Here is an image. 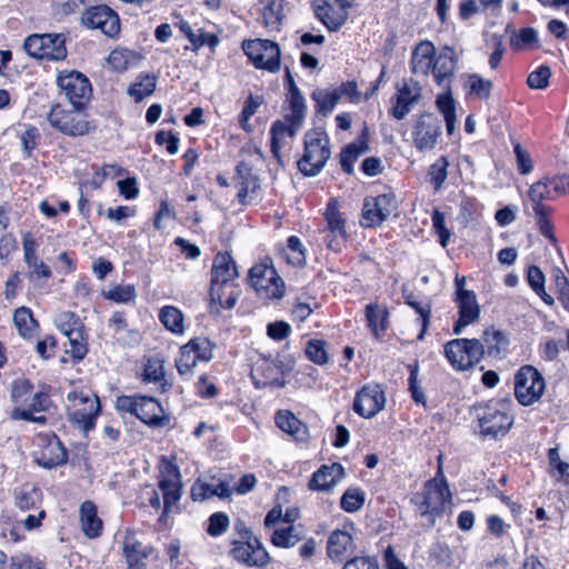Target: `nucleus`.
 Instances as JSON below:
<instances>
[{"label": "nucleus", "mask_w": 569, "mask_h": 569, "mask_svg": "<svg viewBox=\"0 0 569 569\" xmlns=\"http://www.w3.org/2000/svg\"><path fill=\"white\" fill-rule=\"evenodd\" d=\"M301 537L295 526L276 529L271 536V541L276 547L290 548L300 541Z\"/></svg>", "instance_id": "6e6d98bb"}, {"label": "nucleus", "mask_w": 569, "mask_h": 569, "mask_svg": "<svg viewBox=\"0 0 569 569\" xmlns=\"http://www.w3.org/2000/svg\"><path fill=\"white\" fill-rule=\"evenodd\" d=\"M326 218L329 226V232L327 237L328 249L332 251H340L346 242L345 234V221L338 211V200L336 198L330 199L326 209Z\"/></svg>", "instance_id": "b1692460"}, {"label": "nucleus", "mask_w": 569, "mask_h": 569, "mask_svg": "<svg viewBox=\"0 0 569 569\" xmlns=\"http://www.w3.org/2000/svg\"><path fill=\"white\" fill-rule=\"evenodd\" d=\"M386 405L385 392L379 385L365 386L356 395L353 409L363 418H372L380 412Z\"/></svg>", "instance_id": "6ab92c4d"}, {"label": "nucleus", "mask_w": 569, "mask_h": 569, "mask_svg": "<svg viewBox=\"0 0 569 569\" xmlns=\"http://www.w3.org/2000/svg\"><path fill=\"white\" fill-rule=\"evenodd\" d=\"M79 519L82 532L90 539L97 538L102 531V520L98 516L97 506L91 501H84L80 506Z\"/></svg>", "instance_id": "2f4dec72"}, {"label": "nucleus", "mask_w": 569, "mask_h": 569, "mask_svg": "<svg viewBox=\"0 0 569 569\" xmlns=\"http://www.w3.org/2000/svg\"><path fill=\"white\" fill-rule=\"evenodd\" d=\"M81 108L54 106L48 114V121L53 128L69 137L89 134L94 129V124L80 110Z\"/></svg>", "instance_id": "7ed1b4c3"}, {"label": "nucleus", "mask_w": 569, "mask_h": 569, "mask_svg": "<svg viewBox=\"0 0 569 569\" xmlns=\"http://www.w3.org/2000/svg\"><path fill=\"white\" fill-rule=\"evenodd\" d=\"M67 339L69 341V348L66 352L70 353L76 361L82 360L88 351L83 328L69 332Z\"/></svg>", "instance_id": "8fccbe9b"}, {"label": "nucleus", "mask_w": 569, "mask_h": 569, "mask_svg": "<svg viewBox=\"0 0 569 569\" xmlns=\"http://www.w3.org/2000/svg\"><path fill=\"white\" fill-rule=\"evenodd\" d=\"M290 491L288 488L279 489L276 497V506L268 512L264 519V526L268 528L274 527L280 521H283V507L289 502Z\"/></svg>", "instance_id": "de8ad7c7"}, {"label": "nucleus", "mask_w": 569, "mask_h": 569, "mask_svg": "<svg viewBox=\"0 0 569 569\" xmlns=\"http://www.w3.org/2000/svg\"><path fill=\"white\" fill-rule=\"evenodd\" d=\"M441 136V122L431 113L421 114L412 128V143L423 152L436 148Z\"/></svg>", "instance_id": "dca6fc26"}, {"label": "nucleus", "mask_w": 569, "mask_h": 569, "mask_svg": "<svg viewBox=\"0 0 569 569\" xmlns=\"http://www.w3.org/2000/svg\"><path fill=\"white\" fill-rule=\"evenodd\" d=\"M455 300L458 303L459 318L452 330L455 335H460L467 326L478 321L480 307L475 292H465L461 297H456Z\"/></svg>", "instance_id": "393cba45"}, {"label": "nucleus", "mask_w": 569, "mask_h": 569, "mask_svg": "<svg viewBox=\"0 0 569 569\" xmlns=\"http://www.w3.org/2000/svg\"><path fill=\"white\" fill-rule=\"evenodd\" d=\"M50 406V399L48 395L43 392H34L29 400L24 410L28 411L29 417L20 418V420L32 421L37 423H44L46 418L43 416H36V413L46 411Z\"/></svg>", "instance_id": "a19ab883"}, {"label": "nucleus", "mask_w": 569, "mask_h": 569, "mask_svg": "<svg viewBox=\"0 0 569 569\" xmlns=\"http://www.w3.org/2000/svg\"><path fill=\"white\" fill-rule=\"evenodd\" d=\"M57 84L73 107H83L91 94L88 78L76 70H63L58 73Z\"/></svg>", "instance_id": "ddd939ff"}, {"label": "nucleus", "mask_w": 569, "mask_h": 569, "mask_svg": "<svg viewBox=\"0 0 569 569\" xmlns=\"http://www.w3.org/2000/svg\"><path fill=\"white\" fill-rule=\"evenodd\" d=\"M26 52L37 59L63 60L67 57L66 38L61 33H34L23 42Z\"/></svg>", "instance_id": "39448f33"}, {"label": "nucleus", "mask_w": 569, "mask_h": 569, "mask_svg": "<svg viewBox=\"0 0 569 569\" xmlns=\"http://www.w3.org/2000/svg\"><path fill=\"white\" fill-rule=\"evenodd\" d=\"M300 127L301 122L290 119L287 116L283 120H277L273 122L270 129L271 151L276 157H279L280 150L286 142V139L292 138Z\"/></svg>", "instance_id": "c756f323"}, {"label": "nucleus", "mask_w": 569, "mask_h": 569, "mask_svg": "<svg viewBox=\"0 0 569 569\" xmlns=\"http://www.w3.org/2000/svg\"><path fill=\"white\" fill-rule=\"evenodd\" d=\"M242 49L256 68L277 71L280 68V48L276 42L263 39L247 40Z\"/></svg>", "instance_id": "f8f14e48"}, {"label": "nucleus", "mask_w": 569, "mask_h": 569, "mask_svg": "<svg viewBox=\"0 0 569 569\" xmlns=\"http://www.w3.org/2000/svg\"><path fill=\"white\" fill-rule=\"evenodd\" d=\"M550 74L549 67L541 66L528 76L527 83L532 89H545L549 83Z\"/></svg>", "instance_id": "69168bd1"}, {"label": "nucleus", "mask_w": 569, "mask_h": 569, "mask_svg": "<svg viewBox=\"0 0 569 569\" xmlns=\"http://www.w3.org/2000/svg\"><path fill=\"white\" fill-rule=\"evenodd\" d=\"M469 93L479 99H488L491 92L492 82L483 77L473 73L468 77Z\"/></svg>", "instance_id": "052dcab7"}, {"label": "nucleus", "mask_w": 569, "mask_h": 569, "mask_svg": "<svg viewBox=\"0 0 569 569\" xmlns=\"http://www.w3.org/2000/svg\"><path fill=\"white\" fill-rule=\"evenodd\" d=\"M403 298L406 300V303L419 315L422 328L418 336V339L421 340L429 326V319L431 313L430 303L427 300H418L412 292H407L406 290H403Z\"/></svg>", "instance_id": "37998d69"}, {"label": "nucleus", "mask_w": 569, "mask_h": 569, "mask_svg": "<svg viewBox=\"0 0 569 569\" xmlns=\"http://www.w3.org/2000/svg\"><path fill=\"white\" fill-rule=\"evenodd\" d=\"M54 322L60 332L66 337L69 335V332L83 328L80 318L70 311L59 313L56 317Z\"/></svg>", "instance_id": "bf43d9fd"}, {"label": "nucleus", "mask_w": 569, "mask_h": 569, "mask_svg": "<svg viewBox=\"0 0 569 569\" xmlns=\"http://www.w3.org/2000/svg\"><path fill=\"white\" fill-rule=\"evenodd\" d=\"M158 486L163 496L164 513H167L181 497V481L179 470L173 466H167L166 472L162 473Z\"/></svg>", "instance_id": "a878e982"}, {"label": "nucleus", "mask_w": 569, "mask_h": 569, "mask_svg": "<svg viewBox=\"0 0 569 569\" xmlns=\"http://www.w3.org/2000/svg\"><path fill=\"white\" fill-rule=\"evenodd\" d=\"M284 0H269L262 11L263 26L270 31H279L284 18Z\"/></svg>", "instance_id": "58836bf2"}, {"label": "nucleus", "mask_w": 569, "mask_h": 569, "mask_svg": "<svg viewBox=\"0 0 569 569\" xmlns=\"http://www.w3.org/2000/svg\"><path fill=\"white\" fill-rule=\"evenodd\" d=\"M237 173L239 188L238 198L241 202L247 201V199L252 200L257 197L260 188L258 179L251 173V169L244 162L238 164Z\"/></svg>", "instance_id": "72a5a7b5"}, {"label": "nucleus", "mask_w": 569, "mask_h": 569, "mask_svg": "<svg viewBox=\"0 0 569 569\" xmlns=\"http://www.w3.org/2000/svg\"><path fill=\"white\" fill-rule=\"evenodd\" d=\"M282 258L293 267H301L306 262L305 248L301 240L291 236L287 240V246L281 251Z\"/></svg>", "instance_id": "c03bdc74"}, {"label": "nucleus", "mask_w": 569, "mask_h": 569, "mask_svg": "<svg viewBox=\"0 0 569 569\" xmlns=\"http://www.w3.org/2000/svg\"><path fill=\"white\" fill-rule=\"evenodd\" d=\"M34 461L44 468H53L67 461V452L56 437L48 439L46 445L34 453Z\"/></svg>", "instance_id": "c85d7f7f"}, {"label": "nucleus", "mask_w": 569, "mask_h": 569, "mask_svg": "<svg viewBox=\"0 0 569 569\" xmlns=\"http://www.w3.org/2000/svg\"><path fill=\"white\" fill-rule=\"evenodd\" d=\"M432 226L439 237L440 244L446 248L450 240V231L445 226V216L440 211L436 210L432 214Z\"/></svg>", "instance_id": "338daca9"}, {"label": "nucleus", "mask_w": 569, "mask_h": 569, "mask_svg": "<svg viewBox=\"0 0 569 569\" xmlns=\"http://www.w3.org/2000/svg\"><path fill=\"white\" fill-rule=\"evenodd\" d=\"M229 495V486L226 482L214 478H211L209 481L204 479H198L191 488V496L196 501H203L213 496L228 497Z\"/></svg>", "instance_id": "7c9ffc66"}, {"label": "nucleus", "mask_w": 569, "mask_h": 569, "mask_svg": "<svg viewBox=\"0 0 569 569\" xmlns=\"http://www.w3.org/2000/svg\"><path fill=\"white\" fill-rule=\"evenodd\" d=\"M457 59L450 47H445L437 54L435 46L429 41L420 42L412 52L411 71L415 74H432L435 82L443 92L437 96L436 106L446 121L447 131L451 134L456 126V101L451 93Z\"/></svg>", "instance_id": "f257e3e1"}, {"label": "nucleus", "mask_w": 569, "mask_h": 569, "mask_svg": "<svg viewBox=\"0 0 569 569\" xmlns=\"http://www.w3.org/2000/svg\"><path fill=\"white\" fill-rule=\"evenodd\" d=\"M13 323L22 337L33 333L37 322L29 308L20 307L13 313Z\"/></svg>", "instance_id": "3c124183"}, {"label": "nucleus", "mask_w": 569, "mask_h": 569, "mask_svg": "<svg viewBox=\"0 0 569 569\" xmlns=\"http://www.w3.org/2000/svg\"><path fill=\"white\" fill-rule=\"evenodd\" d=\"M230 519L224 512H216L210 516L207 532L211 537H219L227 531Z\"/></svg>", "instance_id": "0e129e2a"}, {"label": "nucleus", "mask_w": 569, "mask_h": 569, "mask_svg": "<svg viewBox=\"0 0 569 569\" xmlns=\"http://www.w3.org/2000/svg\"><path fill=\"white\" fill-rule=\"evenodd\" d=\"M420 98L421 87L415 81H403L397 86V91L391 98L390 113L397 120L403 119L419 102Z\"/></svg>", "instance_id": "aec40b11"}, {"label": "nucleus", "mask_w": 569, "mask_h": 569, "mask_svg": "<svg viewBox=\"0 0 569 569\" xmlns=\"http://www.w3.org/2000/svg\"><path fill=\"white\" fill-rule=\"evenodd\" d=\"M122 553L128 569H143L146 560L153 553V548L143 545L131 530H127L122 541Z\"/></svg>", "instance_id": "412c9836"}, {"label": "nucleus", "mask_w": 569, "mask_h": 569, "mask_svg": "<svg viewBox=\"0 0 569 569\" xmlns=\"http://www.w3.org/2000/svg\"><path fill=\"white\" fill-rule=\"evenodd\" d=\"M29 271L28 278L30 282L34 283L36 287H41V280L46 281L51 278L52 272L48 264H46L40 258L32 259L26 262Z\"/></svg>", "instance_id": "864d4df0"}, {"label": "nucleus", "mask_w": 569, "mask_h": 569, "mask_svg": "<svg viewBox=\"0 0 569 569\" xmlns=\"http://www.w3.org/2000/svg\"><path fill=\"white\" fill-rule=\"evenodd\" d=\"M355 549L353 538L347 530H335L328 538L327 555L335 562H342Z\"/></svg>", "instance_id": "bb28decb"}, {"label": "nucleus", "mask_w": 569, "mask_h": 569, "mask_svg": "<svg viewBox=\"0 0 569 569\" xmlns=\"http://www.w3.org/2000/svg\"><path fill=\"white\" fill-rule=\"evenodd\" d=\"M345 478V468L340 463L322 466V491L331 490Z\"/></svg>", "instance_id": "4d7b16f0"}, {"label": "nucleus", "mask_w": 569, "mask_h": 569, "mask_svg": "<svg viewBox=\"0 0 569 569\" xmlns=\"http://www.w3.org/2000/svg\"><path fill=\"white\" fill-rule=\"evenodd\" d=\"M157 78L151 74H143L128 88V94L134 99L136 102L142 101L149 97L156 89Z\"/></svg>", "instance_id": "a18cd8bd"}, {"label": "nucleus", "mask_w": 569, "mask_h": 569, "mask_svg": "<svg viewBox=\"0 0 569 569\" xmlns=\"http://www.w3.org/2000/svg\"><path fill=\"white\" fill-rule=\"evenodd\" d=\"M350 8L349 6L336 3L335 1L332 3H326L322 6V24L330 31L339 30L347 21L349 14L348 10Z\"/></svg>", "instance_id": "c9c22d12"}, {"label": "nucleus", "mask_w": 569, "mask_h": 569, "mask_svg": "<svg viewBox=\"0 0 569 569\" xmlns=\"http://www.w3.org/2000/svg\"><path fill=\"white\" fill-rule=\"evenodd\" d=\"M286 81L289 91L288 101L290 107V112L286 116L302 123L306 112V102L300 91L298 90L289 69L286 71Z\"/></svg>", "instance_id": "4c0bfd02"}, {"label": "nucleus", "mask_w": 569, "mask_h": 569, "mask_svg": "<svg viewBox=\"0 0 569 569\" xmlns=\"http://www.w3.org/2000/svg\"><path fill=\"white\" fill-rule=\"evenodd\" d=\"M483 351L492 358H501L508 349L509 341L501 331L487 329L483 332Z\"/></svg>", "instance_id": "ea45409f"}, {"label": "nucleus", "mask_w": 569, "mask_h": 569, "mask_svg": "<svg viewBox=\"0 0 569 569\" xmlns=\"http://www.w3.org/2000/svg\"><path fill=\"white\" fill-rule=\"evenodd\" d=\"M11 402L13 408L10 412V417L13 420H20V418L29 417L28 411L24 410L27 400L34 393L32 385L22 378L16 379L11 383Z\"/></svg>", "instance_id": "cd10ccee"}, {"label": "nucleus", "mask_w": 569, "mask_h": 569, "mask_svg": "<svg viewBox=\"0 0 569 569\" xmlns=\"http://www.w3.org/2000/svg\"><path fill=\"white\" fill-rule=\"evenodd\" d=\"M276 423L297 441L303 442L308 439V428L289 411H279Z\"/></svg>", "instance_id": "f704fd0d"}, {"label": "nucleus", "mask_w": 569, "mask_h": 569, "mask_svg": "<svg viewBox=\"0 0 569 569\" xmlns=\"http://www.w3.org/2000/svg\"><path fill=\"white\" fill-rule=\"evenodd\" d=\"M164 379L163 360L160 358H149L144 363L143 381L161 382Z\"/></svg>", "instance_id": "680f3d73"}, {"label": "nucleus", "mask_w": 569, "mask_h": 569, "mask_svg": "<svg viewBox=\"0 0 569 569\" xmlns=\"http://www.w3.org/2000/svg\"><path fill=\"white\" fill-rule=\"evenodd\" d=\"M211 358V342L206 338H196L180 348L176 367L181 377L189 378L198 362H208Z\"/></svg>", "instance_id": "9b49d317"}, {"label": "nucleus", "mask_w": 569, "mask_h": 569, "mask_svg": "<svg viewBox=\"0 0 569 569\" xmlns=\"http://www.w3.org/2000/svg\"><path fill=\"white\" fill-rule=\"evenodd\" d=\"M550 475L556 481L569 486V463L560 459L557 448H551L548 452Z\"/></svg>", "instance_id": "49530a36"}, {"label": "nucleus", "mask_w": 569, "mask_h": 569, "mask_svg": "<svg viewBox=\"0 0 569 569\" xmlns=\"http://www.w3.org/2000/svg\"><path fill=\"white\" fill-rule=\"evenodd\" d=\"M513 423V417L508 412L507 406L488 407L480 418L481 432L485 436L498 437L505 436Z\"/></svg>", "instance_id": "a211bd4d"}, {"label": "nucleus", "mask_w": 569, "mask_h": 569, "mask_svg": "<svg viewBox=\"0 0 569 569\" xmlns=\"http://www.w3.org/2000/svg\"><path fill=\"white\" fill-rule=\"evenodd\" d=\"M546 389L545 379L532 366H523L515 377V396L522 406L537 402Z\"/></svg>", "instance_id": "0eeeda50"}, {"label": "nucleus", "mask_w": 569, "mask_h": 569, "mask_svg": "<svg viewBox=\"0 0 569 569\" xmlns=\"http://www.w3.org/2000/svg\"><path fill=\"white\" fill-rule=\"evenodd\" d=\"M368 326L372 329L376 337L386 330L387 311L378 305H369L366 310Z\"/></svg>", "instance_id": "5fc2aeb1"}, {"label": "nucleus", "mask_w": 569, "mask_h": 569, "mask_svg": "<svg viewBox=\"0 0 569 569\" xmlns=\"http://www.w3.org/2000/svg\"><path fill=\"white\" fill-rule=\"evenodd\" d=\"M342 569H380L378 561L371 557H356L347 561Z\"/></svg>", "instance_id": "774afa93"}, {"label": "nucleus", "mask_w": 569, "mask_h": 569, "mask_svg": "<svg viewBox=\"0 0 569 569\" xmlns=\"http://www.w3.org/2000/svg\"><path fill=\"white\" fill-rule=\"evenodd\" d=\"M82 26L89 29H99L103 34L114 38L120 32L119 17L116 11L106 4L93 6L81 14Z\"/></svg>", "instance_id": "4468645a"}, {"label": "nucleus", "mask_w": 569, "mask_h": 569, "mask_svg": "<svg viewBox=\"0 0 569 569\" xmlns=\"http://www.w3.org/2000/svg\"><path fill=\"white\" fill-rule=\"evenodd\" d=\"M450 500V492L443 481L429 480L421 493H417L412 501L421 516H429L433 523V517L443 511L445 505Z\"/></svg>", "instance_id": "423d86ee"}, {"label": "nucleus", "mask_w": 569, "mask_h": 569, "mask_svg": "<svg viewBox=\"0 0 569 569\" xmlns=\"http://www.w3.org/2000/svg\"><path fill=\"white\" fill-rule=\"evenodd\" d=\"M298 167L305 176H317L320 171V131L312 129L305 137V152L298 161Z\"/></svg>", "instance_id": "5701e85b"}, {"label": "nucleus", "mask_w": 569, "mask_h": 569, "mask_svg": "<svg viewBox=\"0 0 569 569\" xmlns=\"http://www.w3.org/2000/svg\"><path fill=\"white\" fill-rule=\"evenodd\" d=\"M159 320L164 328L173 333L181 335L184 332L183 313L173 306H166L160 309Z\"/></svg>", "instance_id": "79ce46f5"}, {"label": "nucleus", "mask_w": 569, "mask_h": 569, "mask_svg": "<svg viewBox=\"0 0 569 569\" xmlns=\"http://www.w3.org/2000/svg\"><path fill=\"white\" fill-rule=\"evenodd\" d=\"M230 555L236 561L249 567H264L270 560L260 540L248 530H244L242 540L232 542Z\"/></svg>", "instance_id": "9d476101"}, {"label": "nucleus", "mask_w": 569, "mask_h": 569, "mask_svg": "<svg viewBox=\"0 0 569 569\" xmlns=\"http://www.w3.org/2000/svg\"><path fill=\"white\" fill-rule=\"evenodd\" d=\"M450 363L458 370H467L483 357V345L478 339H453L445 347Z\"/></svg>", "instance_id": "1a4fd4ad"}, {"label": "nucleus", "mask_w": 569, "mask_h": 569, "mask_svg": "<svg viewBox=\"0 0 569 569\" xmlns=\"http://www.w3.org/2000/svg\"><path fill=\"white\" fill-rule=\"evenodd\" d=\"M136 288L132 284L114 286L113 288L103 291L102 296L117 303H128L136 298Z\"/></svg>", "instance_id": "13d9d810"}, {"label": "nucleus", "mask_w": 569, "mask_h": 569, "mask_svg": "<svg viewBox=\"0 0 569 569\" xmlns=\"http://www.w3.org/2000/svg\"><path fill=\"white\" fill-rule=\"evenodd\" d=\"M116 408L137 416L147 425H158L163 418L161 405L152 397L121 396L116 400Z\"/></svg>", "instance_id": "6e6552de"}, {"label": "nucleus", "mask_w": 569, "mask_h": 569, "mask_svg": "<svg viewBox=\"0 0 569 569\" xmlns=\"http://www.w3.org/2000/svg\"><path fill=\"white\" fill-rule=\"evenodd\" d=\"M392 198L388 194L370 197L365 200L361 224L373 228L381 224L391 213Z\"/></svg>", "instance_id": "4be33fe9"}, {"label": "nucleus", "mask_w": 569, "mask_h": 569, "mask_svg": "<svg viewBox=\"0 0 569 569\" xmlns=\"http://www.w3.org/2000/svg\"><path fill=\"white\" fill-rule=\"evenodd\" d=\"M137 54L124 48H117L112 50L108 57L109 66L116 71H123L129 66L134 64Z\"/></svg>", "instance_id": "603ef678"}, {"label": "nucleus", "mask_w": 569, "mask_h": 569, "mask_svg": "<svg viewBox=\"0 0 569 569\" xmlns=\"http://www.w3.org/2000/svg\"><path fill=\"white\" fill-rule=\"evenodd\" d=\"M41 501V490L32 485H23L14 491V505L21 511L39 509Z\"/></svg>", "instance_id": "e433bc0d"}, {"label": "nucleus", "mask_w": 569, "mask_h": 569, "mask_svg": "<svg viewBox=\"0 0 569 569\" xmlns=\"http://www.w3.org/2000/svg\"><path fill=\"white\" fill-rule=\"evenodd\" d=\"M69 419L83 430L93 428L100 405L97 396L89 389L71 391L66 397Z\"/></svg>", "instance_id": "f03ea898"}, {"label": "nucleus", "mask_w": 569, "mask_h": 569, "mask_svg": "<svg viewBox=\"0 0 569 569\" xmlns=\"http://www.w3.org/2000/svg\"><path fill=\"white\" fill-rule=\"evenodd\" d=\"M560 191L557 181L550 177H543L532 183L527 192V199L530 203L535 216L549 214L551 208L546 206L543 201L555 198V193Z\"/></svg>", "instance_id": "f3484780"}, {"label": "nucleus", "mask_w": 569, "mask_h": 569, "mask_svg": "<svg viewBox=\"0 0 569 569\" xmlns=\"http://www.w3.org/2000/svg\"><path fill=\"white\" fill-rule=\"evenodd\" d=\"M249 279L257 295L266 301L279 300L284 296V282L271 264H254L249 271Z\"/></svg>", "instance_id": "20e7f679"}, {"label": "nucleus", "mask_w": 569, "mask_h": 569, "mask_svg": "<svg viewBox=\"0 0 569 569\" xmlns=\"http://www.w3.org/2000/svg\"><path fill=\"white\" fill-rule=\"evenodd\" d=\"M211 274V298H221V289L236 284L238 270L232 257L228 252H219L214 257Z\"/></svg>", "instance_id": "2eb2a0df"}, {"label": "nucleus", "mask_w": 569, "mask_h": 569, "mask_svg": "<svg viewBox=\"0 0 569 569\" xmlns=\"http://www.w3.org/2000/svg\"><path fill=\"white\" fill-rule=\"evenodd\" d=\"M449 166L447 157H440L429 169L430 182L436 190H439L447 179V168Z\"/></svg>", "instance_id": "e2e57ef3"}, {"label": "nucleus", "mask_w": 569, "mask_h": 569, "mask_svg": "<svg viewBox=\"0 0 569 569\" xmlns=\"http://www.w3.org/2000/svg\"><path fill=\"white\" fill-rule=\"evenodd\" d=\"M369 131L365 127L358 140L348 144L341 153V167L347 173H351L353 169V162L369 150Z\"/></svg>", "instance_id": "473e14b6"}, {"label": "nucleus", "mask_w": 569, "mask_h": 569, "mask_svg": "<svg viewBox=\"0 0 569 569\" xmlns=\"http://www.w3.org/2000/svg\"><path fill=\"white\" fill-rule=\"evenodd\" d=\"M366 501V492L358 487L348 488L340 499L341 508L347 512L360 510Z\"/></svg>", "instance_id": "09e8293b"}]
</instances>
